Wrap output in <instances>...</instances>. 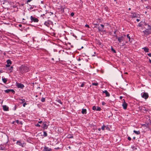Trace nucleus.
Segmentation results:
<instances>
[{
	"instance_id": "nucleus-1",
	"label": "nucleus",
	"mask_w": 151,
	"mask_h": 151,
	"mask_svg": "<svg viewBox=\"0 0 151 151\" xmlns=\"http://www.w3.org/2000/svg\"><path fill=\"white\" fill-rule=\"evenodd\" d=\"M142 33H143L142 36L143 37H146L147 36L151 34V29H150L149 28V29H145L142 31Z\"/></svg>"
},
{
	"instance_id": "nucleus-2",
	"label": "nucleus",
	"mask_w": 151,
	"mask_h": 151,
	"mask_svg": "<svg viewBox=\"0 0 151 151\" xmlns=\"http://www.w3.org/2000/svg\"><path fill=\"white\" fill-rule=\"evenodd\" d=\"M20 71L22 73H25L29 70V68L27 66L22 65L19 68Z\"/></svg>"
},
{
	"instance_id": "nucleus-3",
	"label": "nucleus",
	"mask_w": 151,
	"mask_h": 151,
	"mask_svg": "<svg viewBox=\"0 0 151 151\" xmlns=\"http://www.w3.org/2000/svg\"><path fill=\"white\" fill-rule=\"evenodd\" d=\"M125 35H124V36H120L119 37H118V36L116 35H114L113 37H116V39L118 40V41L119 42V43H121L122 42L124 41V37H125Z\"/></svg>"
},
{
	"instance_id": "nucleus-4",
	"label": "nucleus",
	"mask_w": 151,
	"mask_h": 151,
	"mask_svg": "<svg viewBox=\"0 0 151 151\" xmlns=\"http://www.w3.org/2000/svg\"><path fill=\"white\" fill-rule=\"evenodd\" d=\"M16 144L17 145L21 146L22 147H24L26 145V143L24 142H21V140H18L17 141Z\"/></svg>"
},
{
	"instance_id": "nucleus-5",
	"label": "nucleus",
	"mask_w": 151,
	"mask_h": 151,
	"mask_svg": "<svg viewBox=\"0 0 151 151\" xmlns=\"http://www.w3.org/2000/svg\"><path fill=\"white\" fill-rule=\"evenodd\" d=\"M142 97L145 99H147L149 97V95L147 93L143 92L141 93Z\"/></svg>"
},
{
	"instance_id": "nucleus-6",
	"label": "nucleus",
	"mask_w": 151,
	"mask_h": 151,
	"mask_svg": "<svg viewBox=\"0 0 151 151\" xmlns=\"http://www.w3.org/2000/svg\"><path fill=\"white\" fill-rule=\"evenodd\" d=\"M30 19L31 22H33L36 23L38 22L39 21L37 18H35V17H33L32 16H31L30 17Z\"/></svg>"
},
{
	"instance_id": "nucleus-7",
	"label": "nucleus",
	"mask_w": 151,
	"mask_h": 151,
	"mask_svg": "<svg viewBox=\"0 0 151 151\" xmlns=\"http://www.w3.org/2000/svg\"><path fill=\"white\" fill-rule=\"evenodd\" d=\"M139 109L143 113L146 112L148 111L147 108L144 106H140Z\"/></svg>"
},
{
	"instance_id": "nucleus-8",
	"label": "nucleus",
	"mask_w": 151,
	"mask_h": 151,
	"mask_svg": "<svg viewBox=\"0 0 151 151\" xmlns=\"http://www.w3.org/2000/svg\"><path fill=\"white\" fill-rule=\"evenodd\" d=\"M131 15L130 17L132 18L137 17L138 15V14H137L136 13L134 12L131 11L130 12Z\"/></svg>"
},
{
	"instance_id": "nucleus-9",
	"label": "nucleus",
	"mask_w": 151,
	"mask_h": 151,
	"mask_svg": "<svg viewBox=\"0 0 151 151\" xmlns=\"http://www.w3.org/2000/svg\"><path fill=\"white\" fill-rule=\"evenodd\" d=\"M123 100L124 101L122 104V106H123V109H126L127 108L128 104L125 102L124 99H123Z\"/></svg>"
},
{
	"instance_id": "nucleus-10",
	"label": "nucleus",
	"mask_w": 151,
	"mask_h": 151,
	"mask_svg": "<svg viewBox=\"0 0 151 151\" xmlns=\"http://www.w3.org/2000/svg\"><path fill=\"white\" fill-rule=\"evenodd\" d=\"M17 86L18 88L22 89H23L24 87L23 84L19 83H17Z\"/></svg>"
},
{
	"instance_id": "nucleus-11",
	"label": "nucleus",
	"mask_w": 151,
	"mask_h": 151,
	"mask_svg": "<svg viewBox=\"0 0 151 151\" xmlns=\"http://www.w3.org/2000/svg\"><path fill=\"white\" fill-rule=\"evenodd\" d=\"M47 122H44L43 123V125L42 126V127L44 129H46L47 128L48 126L47 125Z\"/></svg>"
},
{
	"instance_id": "nucleus-12",
	"label": "nucleus",
	"mask_w": 151,
	"mask_h": 151,
	"mask_svg": "<svg viewBox=\"0 0 151 151\" xmlns=\"http://www.w3.org/2000/svg\"><path fill=\"white\" fill-rule=\"evenodd\" d=\"M43 151H52V149L51 148H49L48 147L45 146L44 147Z\"/></svg>"
},
{
	"instance_id": "nucleus-13",
	"label": "nucleus",
	"mask_w": 151,
	"mask_h": 151,
	"mask_svg": "<svg viewBox=\"0 0 151 151\" xmlns=\"http://www.w3.org/2000/svg\"><path fill=\"white\" fill-rule=\"evenodd\" d=\"M103 93H105L106 96L109 97L110 96V94L107 90H105L104 91H103Z\"/></svg>"
},
{
	"instance_id": "nucleus-14",
	"label": "nucleus",
	"mask_w": 151,
	"mask_h": 151,
	"mask_svg": "<svg viewBox=\"0 0 151 151\" xmlns=\"http://www.w3.org/2000/svg\"><path fill=\"white\" fill-rule=\"evenodd\" d=\"M3 109L4 111H8L9 110V108L6 105H4L3 106Z\"/></svg>"
},
{
	"instance_id": "nucleus-15",
	"label": "nucleus",
	"mask_w": 151,
	"mask_h": 151,
	"mask_svg": "<svg viewBox=\"0 0 151 151\" xmlns=\"http://www.w3.org/2000/svg\"><path fill=\"white\" fill-rule=\"evenodd\" d=\"M49 21H50L49 20H48L47 21H45L44 23V24L46 26L48 27L50 25V23H49Z\"/></svg>"
},
{
	"instance_id": "nucleus-16",
	"label": "nucleus",
	"mask_w": 151,
	"mask_h": 151,
	"mask_svg": "<svg viewBox=\"0 0 151 151\" xmlns=\"http://www.w3.org/2000/svg\"><path fill=\"white\" fill-rule=\"evenodd\" d=\"M0 150H5L6 149L4 145H1L0 147Z\"/></svg>"
},
{
	"instance_id": "nucleus-17",
	"label": "nucleus",
	"mask_w": 151,
	"mask_h": 151,
	"mask_svg": "<svg viewBox=\"0 0 151 151\" xmlns=\"http://www.w3.org/2000/svg\"><path fill=\"white\" fill-rule=\"evenodd\" d=\"M81 113L83 114H86L87 111L86 109H83L82 110Z\"/></svg>"
},
{
	"instance_id": "nucleus-18",
	"label": "nucleus",
	"mask_w": 151,
	"mask_h": 151,
	"mask_svg": "<svg viewBox=\"0 0 151 151\" xmlns=\"http://www.w3.org/2000/svg\"><path fill=\"white\" fill-rule=\"evenodd\" d=\"M101 26L102 27V28L101 29H100L99 27H98V30H99V31H102L103 30V29H104V25H103L102 24H101Z\"/></svg>"
},
{
	"instance_id": "nucleus-19",
	"label": "nucleus",
	"mask_w": 151,
	"mask_h": 151,
	"mask_svg": "<svg viewBox=\"0 0 151 151\" xmlns=\"http://www.w3.org/2000/svg\"><path fill=\"white\" fill-rule=\"evenodd\" d=\"M66 137L70 139V138H73V134H69Z\"/></svg>"
},
{
	"instance_id": "nucleus-20",
	"label": "nucleus",
	"mask_w": 151,
	"mask_h": 151,
	"mask_svg": "<svg viewBox=\"0 0 151 151\" xmlns=\"http://www.w3.org/2000/svg\"><path fill=\"white\" fill-rule=\"evenodd\" d=\"M142 49H144V51L145 52H149V49L147 47H145L142 48Z\"/></svg>"
},
{
	"instance_id": "nucleus-21",
	"label": "nucleus",
	"mask_w": 151,
	"mask_h": 151,
	"mask_svg": "<svg viewBox=\"0 0 151 151\" xmlns=\"http://www.w3.org/2000/svg\"><path fill=\"white\" fill-rule=\"evenodd\" d=\"M15 122L17 123L18 124H22V123L21 121H19V120H17Z\"/></svg>"
},
{
	"instance_id": "nucleus-22",
	"label": "nucleus",
	"mask_w": 151,
	"mask_h": 151,
	"mask_svg": "<svg viewBox=\"0 0 151 151\" xmlns=\"http://www.w3.org/2000/svg\"><path fill=\"white\" fill-rule=\"evenodd\" d=\"M8 69L9 71H10V72H12L13 69V66H11L10 67H9V68H8Z\"/></svg>"
},
{
	"instance_id": "nucleus-23",
	"label": "nucleus",
	"mask_w": 151,
	"mask_h": 151,
	"mask_svg": "<svg viewBox=\"0 0 151 151\" xmlns=\"http://www.w3.org/2000/svg\"><path fill=\"white\" fill-rule=\"evenodd\" d=\"M133 132L136 134H140V131H136V130H134L133 131Z\"/></svg>"
},
{
	"instance_id": "nucleus-24",
	"label": "nucleus",
	"mask_w": 151,
	"mask_h": 151,
	"mask_svg": "<svg viewBox=\"0 0 151 151\" xmlns=\"http://www.w3.org/2000/svg\"><path fill=\"white\" fill-rule=\"evenodd\" d=\"M19 100L21 101V102H20L21 104H22L25 102V99H19Z\"/></svg>"
},
{
	"instance_id": "nucleus-25",
	"label": "nucleus",
	"mask_w": 151,
	"mask_h": 151,
	"mask_svg": "<svg viewBox=\"0 0 151 151\" xmlns=\"http://www.w3.org/2000/svg\"><path fill=\"white\" fill-rule=\"evenodd\" d=\"M144 27L145 29H148L150 28V29H151V25H150L147 24V26L146 27Z\"/></svg>"
},
{
	"instance_id": "nucleus-26",
	"label": "nucleus",
	"mask_w": 151,
	"mask_h": 151,
	"mask_svg": "<svg viewBox=\"0 0 151 151\" xmlns=\"http://www.w3.org/2000/svg\"><path fill=\"white\" fill-rule=\"evenodd\" d=\"M2 80L3 82L5 83H6L7 82V80L6 78H2Z\"/></svg>"
},
{
	"instance_id": "nucleus-27",
	"label": "nucleus",
	"mask_w": 151,
	"mask_h": 151,
	"mask_svg": "<svg viewBox=\"0 0 151 151\" xmlns=\"http://www.w3.org/2000/svg\"><path fill=\"white\" fill-rule=\"evenodd\" d=\"M7 63L8 64L11 65L12 64V62L10 60H8L6 61Z\"/></svg>"
},
{
	"instance_id": "nucleus-28",
	"label": "nucleus",
	"mask_w": 151,
	"mask_h": 151,
	"mask_svg": "<svg viewBox=\"0 0 151 151\" xmlns=\"http://www.w3.org/2000/svg\"><path fill=\"white\" fill-rule=\"evenodd\" d=\"M111 51H112L114 53H116V50L114 49L112 46L111 47Z\"/></svg>"
},
{
	"instance_id": "nucleus-29",
	"label": "nucleus",
	"mask_w": 151,
	"mask_h": 151,
	"mask_svg": "<svg viewBox=\"0 0 151 151\" xmlns=\"http://www.w3.org/2000/svg\"><path fill=\"white\" fill-rule=\"evenodd\" d=\"M127 37L128 38H129V40L130 42H131V39L130 38V37L129 36V34H127Z\"/></svg>"
},
{
	"instance_id": "nucleus-30",
	"label": "nucleus",
	"mask_w": 151,
	"mask_h": 151,
	"mask_svg": "<svg viewBox=\"0 0 151 151\" xmlns=\"http://www.w3.org/2000/svg\"><path fill=\"white\" fill-rule=\"evenodd\" d=\"M43 136L44 137H47V133L46 132L44 131L43 132Z\"/></svg>"
},
{
	"instance_id": "nucleus-31",
	"label": "nucleus",
	"mask_w": 151,
	"mask_h": 151,
	"mask_svg": "<svg viewBox=\"0 0 151 151\" xmlns=\"http://www.w3.org/2000/svg\"><path fill=\"white\" fill-rule=\"evenodd\" d=\"M56 101H57L61 104H63V103L61 101L60 99H58V100H56Z\"/></svg>"
},
{
	"instance_id": "nucleus-32",
	"label": "nucleus",
	"mask_w": 151,
	"mask_h": 151,
	"mask_svg": "<svg viewBox=\"0 0 151 151\" xmlns=\"http://www.w3.org/2000/svg\"><path fill=\"white\" fill-rule=\"evenodd\" d=\"M105 128V126L104 125H103L102 126V127H101V129L102 130H104Z\"/></svg>"
},
{
	"instance_id": "nucleus-33",
	"label": "nucleus",
	"mask_w": 151,
	"mask_h": 151,
	"mask_svg": "<svg viewBox=\"0 0 151 151\" xmlns=\"http://www.w3.org/2000/svg\"><path fill=\"white\" fill-rule=\"evenodd\" d=\"M4 92H5V93H9V92H10V89H7V90H6L4 91Z\"/></svg>"
},
{
	"instance_id": "nucleus-34",
	"label": "nucleus",
	"mask_w": 151,
	"mask_h": 151,
	"mask_svg": "<svg viewBox=\"0 0 151 151\" xmlns=\"http://www.w3.org/2000/svg\"><path fill=\"white\" fill-rule=\"evenodd\" d=\"M98 85V83H92V85L93 86H97Z\"/></svg>"
},
{
	"instance_id": "nucleus-35",
	"label": "nucleus",
	"mask_w": 151,
	"mask_h": 151,
	"mask_svg": "<svg viewBox=\"0 0 151 151\" xmlns=\"http://www.w3.org/2000/svg\"><path fill=\"white\" fill-rule=\"evenodd\" d=\"M142 25L143 26H144V27H146L147 26V24L145 22H144L143 23Z\"/></svg>"
},
{
	"instance_id": "nucleus-36",
	"label": "nucleus",
	"mask_w": 151,
	"mask_h": 151,
	"mask_svg": "<svg viewBox=\"0 0 151 151\" xmlns=\"http://www.w3.org/2000/svg\"><path fill=\"white\" fill-rule=\"evenodd\" d=\"M45 98L43 97H42L41 100V101L42 102H45Z\"/></svg>"
},
{
	"instance_id": "nucleus-37",
	"label": "nucleus",
	"mask_w": 151,
	"mask_h": 151,
	"mask_svg": "<svg viewBox=\"0 0 151 151\" xmlns=\"http://www.w3.org/2000/svg\"><path fill=\"white\" fill-rule=\"evenodd\" d=\"M105 128L106 129L108 130H110V129H109V127H108V126L107 125V126H105Z\"/></svg>"
},
{
	"instance_id": "nucleus-38",
	"label": "nucleus",
	"mask_w": 151,
	"mask_h": 151,
	"mask_svg": "<svg viewBox=\"0 0 151 151\" xmlns=\"http://www.w3.org/2000/svg\"><path fill=\"white\" fill-rule=\"evenodd\" d=\"M92 109L93 110H95L96 109V107L95 106H93Z\"/></svg>"
},
{
	"instance_id": "nucleus-39",
	"label": "nucleus",
	"mask_w": 151,
	"mask_h": 151,
	"mask_svg": "<svg viewBox=\"0 0 151 151\" xmlns=\"http://www.w3.org/2000/svg\"><path fill=\"white\" fill-rule=\"evenodd\" d=\"M101 109L100 107H97V109H96V111H100L101 110Z\"/></svg>"
},
{
	"instance_id": "nucleus-40",
	"label": "nucleus",
	"mask_w": 151,
	"mask_h": 151,
	"mask_svg": "<svg viewBox=\"0 0 151 151\" xmlns=\"http://www.w3.org/2000/svg\"><path fill=\"white\" fill-rule=\"evenodd\" d=\"M10 92H11L12 93H13L14 94L15 93L13 89H10Z\"/></svg>"
},
{
	"instance_id": "nucleus-41",
	"label": "nucleus",
	"mask_w": 151,
	"mask_h": 151,
	"mask_svg": "<svg viewBox=\"0 0 151 151\" xmlns=\"http://www.w3.org/2000/svg\"><path fill=\"white\" fill-rule=\"evenodd\" d=\"M23 103L24 104L23 105V107H25L26 106V105L27 104L26 102H24Z\"/></svg>"
},
{
	"instance_id": "nucleus-42",
	"label": "nucleus",
	"mask_w": 151,
	"mask_h": 151,
	"mask_svg": "<svg viewBox=\"0 0 151 151\" xmlns=\"http://www.w3.org/2000/svg\"><path fill=\"white\" fill-rule=\"evenodd\" d=\"M35 126H36V127H40V125L39 124H35Z\"/></svg>"
},
{
	"instance_id": "nucleus-43",
	"label": "nucleus",
	"mask_w": 151,
	"mask_h": 151,
	"mask_svg": "<svg viewBox=\"0 0 151 151\" xmlns=\"http://www.w3.org/2000/svg\"><path fill=\"white\" fill-rule=\"evenodd\" d=\"M106 104V103H105L104 102H102V104L103 105H104Z\"/></svg>"
},
{
	"instance_id": "nucleus-44",
	"label": "nucleus",
	"mask_w": 151,
	"mask_h": 151,
	"mask_svg": "<svg viewBox=\"0 0 151 151\" xmlns=\"http://www.w3.org/2000/svg\"><path fill=\"white\" fill-rule=\"evenodd\" d=\"M116 37L113 36V40L114 41H116Z\"/></svg>"
},
{
	"instance_id": "nucleus-45",
	"label": "nucleus",
	"mask_w": 151,
	"mask_h": 151,
	"mask_svg": "<svg viewBox=\"0 0 151 151\" xmlns=\"http://www.w3.org/2000/svg\"><path fill=\"white\" fill-rule=\"evenodd\" d=\"M85 27H88V28H89V25H88L87 24H86L85 25Z\"/></svg>"
},
{
	"instance_id": "nucleus-46",
	"label": "nucleus",
	"mask_w": 151,
	"mask_h": 151,
	"mask_svg": "<svg viewBox=\"0 0 151 151\" xmlns=\"http://www.w3.org/2000/svg\"><path fill=\"white\" fill-rule=\"evenodd\" d=\"M127 139H128V140H129V141H130V140H131V138L130 137H128V138H127Z\"/></svg>"
},
{
	"instance_id": "nucleus-47",
	"label": "nucleus",
	"mask_w": 151,
	"mask_h": 151,
	"mask_svg": "<svg viewBox=\"0 0 151 151\" xmlns=\"http://www.w3.org/2000/svg\"><path fill=\"white\" fill-rule=\"evenodd\" d=\"M84 84L83 83H82L81 85V87H83L84 86Z\"/></svg>"
},
{
	"instance_id": "nucleus-48",
	"label": "nucleus",
	"mask_w": 151,
	"mask_h": 151,
	"mask_svg": "<svg viewBox=\"0 0 151 151\" xmlns=\"http://www.w3.org/2000/svg\"><path fill=\"white\" fill-rule=\"evenodd\" d=\"M10 64H7L6 65V67L9 68V66H10Z\"/></svg>"
},
{
	"instance_id": "nucleus-49",
	"label": "nucleus",
	"mask_w": 151,
	"mask_h": 151,
	"mask_svg": "<svg viewBox=\"0 0 151 151\" xmlns=\"http://www.w3.org/2000/svg\"><path fill=\"white\" fill-rule=\"evenodd\" d=\"M71 15V16L73 17V16L74 14V13H73V12H72L71 13V14H70Z\"/></svg>"
},
{
	"instance_id": "nucleus-50",
	"label": "nucleus",
	"mask_w": 151,
	"mask_h": 151,
	"mask_svg": "<svg viewBox=\"0 0 151 151\" xmlns=\"http://www.w3.org/2000/svg\"><path fill=\"white\" fill-rule=\"evenodd\" d=\"M32 1V0H27V3L28 4V3L30 2L31 1Z\"/></svg>"
},
{
	"instance_id": "nucleus-51",
	"label": "nucleus",
	"mask_w": 151,
	"mask_h": 151,
	"mask_svg": "<svg viewBox=\"0 0 151 151\" xmlns=\"http://www.w3.org/2000/svg\"><path fill=\"white\" fill-rule=\"evenodd\" d=\"M147 55L148 56L150 57H151V53H149L148 54H147Z\"/></svg>"
},
{
	"instance_id": "nucleus-52",
	"label": "nucleus",
	"mask_w": 151,
	"mask_h": 151,
	"mask_svg": "<svg viewBox=\"0 0 151 151\" xmlns=\"http://www.w3.org/2000/svg\"><path fill=\"white\" fill-rule=\"evenodd\" d=\"M136 21L137 22H139V21H140V19H136Z\"/></svg>"
},
{
	"instance_id": "nucleus-53",
	"label": "nucleus",
	"mask_w": 151,
	"mask_h": 151,
	"mask_svg": "<svg viewBox=\"0 0 151 151\" xmlns=\"http://www.w3.org/2000/svg\"><path fill=\"white\" fill-rule=\"evenodd\" d=\"M38 123H40V124H41V123H42V121H39V122H38Z\"/></svg>"
},
{
	"instance_id": "nucleus-54",
	"label": "nucleus",
	"mask_w": 151,
	"mask_h": 151,
	"mask_svg": "<svg viewBox=\"0 0 151 151\" xmlns=\"http://www.w3.org/2000/svg\"><path fill=\"white\" fill-rule=\"evenodd\" d=\"M73 36L76 38L77 37L76 35H75L74 34L73 35Z\"/></svg>"
},
{
	"instance_id": "nucleus-55",
	"label": "nucleus",
	"mask_w": 151,
	"mask_h": 151,
	"mask_svg": "<svg viewBox=\"0 0 151 151\" xmlns=\"http://www.w3.org/2000/svg\"><path fill=\"white\" fill-rule=\"evenodd\" d=\"M55 149H56V150H59L60 149V148L59 147H58L57 148H55Z\"/></svg>"
},
{
	"instance_id": "nucleus-56",
	"label": "nucleus",
	"mask_w": 151,
	"mask_h": 151,
	"mask_svg": "<svg viewBox=\"0 0 151 151\" xmlns=\"http://www.w3.org/2000/svg\"><path fill=\"white\" fill-rule=\"evenodd\" d=\"M117 32V31L116 30H115L114 32V34H116V32Z\"/></svg>"
},
{
	"instance_id": "nucleus-57",
	"label": "nucleus",
	"mask_w": 151,
	"mask_h": 151,
	"mask_svg": "<svg viewBox=\"0 0 151 151\" xmlns=\"http://www.w3.org/2000/svg\"><path fill=\"white\" fill-rule=\"evenodd\" d=\"M143 125H144V126H145L146 127H148V126H148V125H146V124H144Z\"/></svg>"
},
{
	"instance_id": "nucleus-58",
	"label": "nucleus",
	"mask_w": 151,
	"mask_h": 151,
	"mask_svg": "<svg viewBox=\"0 0 151 151\" xmlns=\"http://www.w3.org/2000/svg\"><path fill=\"white\" fill-rule=\"evenodd\" d=\"M122 97H123L122 96H120V97H119L120 99H122Z\"/></svg>"
},
{
	"instance_id": "nucleus-59",
	"label": "nucleus",
	"mask_w": 151,
	"mask_h": 151,
	"mask_svg": "<svg viewBox=\"0 0 151 151\" xmlns=\"http://www.w3.org/2000/svg\"><path fill=\"white\" fill-rule=\"evenodd\" d=\"M33 7H31L30 8H29V9L31 10V9H33Z\"/></svg>"
},
{
	"instance_id": "nucleus-60",
	"label": "nucleus",
	"mask_w": 151,
	"mask_h": 151,
	"mask_svg": "<svg viewBox=\"0 0 151 151\" xmlns=\"http://www.w3.org/2000/svg\"><path fill=\"white\" fill-rule=\"evenodd\" d=\"M101 129L100 128H99L98 129V130L99 131H101Z\"/></svg>"
},
{
	"instance_id": "nucleus-61",
	"label": "nucleus",
	"mask_w": 151,
	"mask_h": 151,
	"mask_svg": "<svg viewBox=\"0 0 151 151\" xmlns=\"http://www.w3.org/2000/svg\"><path fill=\"white\" fill-rule=\"evenodd\" d=\"M114 1L116 3H117V1L116 0H114Z\"/></svg>"
},
{
	"instance_id": "nucleus-62",
	"label": "nucleus",
	"mask_w": 151,
	"mask_h": 151,
	"mask_svg": "<svg viewBox=\"0 0 151 151\" xmlns=\"http://www.w3.org/2000/svg\"><path fill=\"white\" fill-rule=\"evenodd\" d=\"M149 62L151 63V60L150 59H149Z\"/></svg>"
},
{
	"instance_id": "nucleus-63",
	"label": "nucleus",
	"mask_w": 151,
	"mask_h": 151,
	"mask_svg": "<svg viewBox=\"0 0 151 151\" xmlns=\"http://www.w3.org/2000/svg\"><path fill=\"white\" fill-rule=\"evenodd\" d=\"M45 14H43L41 15V17H42V16H45Z\"/></svg>"
},
{
	"instance_id": "nucleus-64",
	"label": "nucleus",
	"mask_w": 151,
	"mask_h": 151,
	"mask_svg": "<svg viewBox=\"0 0 151 151\" xmlns=\"http://www.w3.org/2000/svg\"><path fill=\"white\" fill-rule=\"evenodd\" d=\"M22 25L21 24H19V26L20 27H22Z\"/></svg>"
}]
</instances>
